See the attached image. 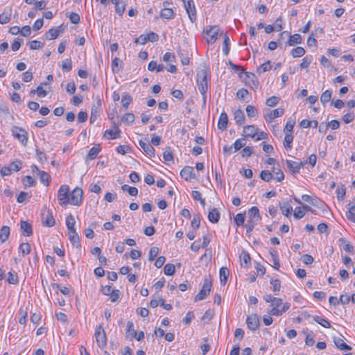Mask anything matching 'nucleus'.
I'll return each instance as SVG.
<instances>
[{
    "label": "nucleus",
    "instance_id": "obj_1",
    "mask_svg": "<svg viewBox=\"0 0 355 355\" xmlns=\"http://www.w3.org/2000/svg\"><path fill=\"white\" fill-rule=\"evenodd\" d=\"M271 306L272 308L269 311V313L275 316H279L288 310L291 304L288 302L283 304L281 298L275 297L273 299Z\"/></svg>",
    "mask_w": 355,
    "mask_h": 355
},
{
    "label": "nucleus",
    "instance_id": "obj_2",
    "mask_svg": "<svg viewBox=\"0 0 355 355\" xmlns=\"http://www.w3.org/2000/svg\"><path fill=\"white\" fill-rule=\"evenodd\" d=\"M239 76L242 79L245 84L251 89L256 90L258 88L259 81L254 73L245 72L244 70H242L239 73Z\"/></svg>",
    "mask_w": 355,
    "mask_h": 355
},
{
    "label": "nucleus",
    "instance_id": "obj_3",
    "mask_svg": "<svg viewBox=\"0 0 355 355\" xmlns=\"http://www.w3.org/2000/svg\"><path fill=\"white\" fill-rule=\"evenodd\" d=\"M212 286L211 281L209 277H205L203 285L199 293L195 296L194 300L196 302L202 300L206 298L210 293Z\"/></svg>",
    "mask_w": 355,
    "mask_h": 355
},
{
    "label": "nucleus",
    "instance_id": "obj_4",
    "mask_svg": "<svg viewBox=\"0 0 355 355\" xmlns=\"http://www.w3.org/2000/svg\"><path fill=\"white\" fill-rule=\"evenodd\" d=\"M207 72L202 69L197 73V85L201 94H205L207 91Z\"/></svg>",
    "mask_w": 355,
    "mask_h": 355
},
{
    "label": "nucleus",
    "instance_id": "obj_5",
    "mask_svg": "<svg viewBox=\"0 0 355 355\" xmlns=\"http://www.w3.org/2000/svg\"><path fill=\"white\" fill-rule=\"evenodd\" d=\"M94 336L98 346L101 349H103L107 345V337L102 324H99L96 327Z\"/></svg>",
    "mask_w": 355,
    "mask_h": 355
},
{
    "label": "nucleus",
    "instance_id": "obj_6",
    "mask_svg": "<svg viewBox=\"0 0 355 355\" xmlns=\"http://www.w3.org/2000/svg\"><path fill=\"white\" fill-rule=\"evenodd\" d=\"M58 199L62 206H66L69 203V187L66 184L62 185L58 192Z\"/></svg>",
    "mask_w": 355,
    "mask_h": 355
},
{
    "label": "nucleus",
    "instance_id": "obj_7",
    "mask_svg": "<svg viewBox=\"0 0 355 355\" xmlns=\"http://www.w3.org/2000/svg\"><path fill=\"white\" fill-rule=\"evenodd\" d=\"M12 135L19 140L23 145L26 146L28 141V132L23 128L14 126L11 129Z\"/></svg>",
    "mask_w": 355,
    "mask_h": 355
},
{
    "label": "nucleus",
    "instance_id": "obj_8",
    "mask_svg": "<svg viewBox=\"0 0 355 355\" xmlns=\"http://www.w3.org/2000/svg\"><path fill=\"white\" fill-rule=\"evenodd\" d=\"M220 29L218 26H209V29L206 30L205 33V38L209 44H214L218 39Z\"/></svg>",
    "mask_w": 355,
    "mask_h": 355
},
{
    "label": "nucleus",
    "instance_id": "obj_9",
    "mask_svg": "<svg viewBox=\"0 0 355 355\" xmlns=\"http://www.w3.org/2000/svg\"><path fill=\"white\" fill-rule=\"evenodd\" d=\"M83 190L79 188H75L69 193V203L75 206H79L83 202Z\"/></svg>",
    "mask_w": 355,
    "mask_h": 355
},
{
    "label": "nucleus",
    "instance_id": "obj_10",
    "mask_svg": "<svg viewBox=\"0 0 355 355\" xmlns=\"http://www.w3.org/2000/svg\"><path fill=\"white\" fill-rule=\"evenodd\" d=\"M42 220L43 225L47 227H53L55 225V219L52 212L46 208L42 209Z\"/></svg>",
    "mask_w": 355,
    "mask_h": 355
},
{
    "label": "nucleus",
    "instance_id": "obj_11",
    "mask_svg": "<svg viewBox=\"0 0 355 355\" xmlns=\"http://www.w3.org/2000/svg\"><path fill=\"white\" fill-rule=\"evenodd\" d=\"M184 4L190 20L194 22L196 20V12L193 1L189 0L187 3L184 1Z\"/></svg>",
    "mask_w": 355,
    "mask_h": 355
},
{
    "label": "nucleus",
    "instance_id": "obj_12",
    "mask_svg": "<svg viewBox=\"0 0 355 355\" xmlns=\"http://www.w3.org/2000/svg\"><path fill=\"white\" fill-rule=\"evenodd\" d=\"M248 327L252 331H256L259 327V318L257 314H252L247 318Z\"/></svg>",
    "mask_w": 355,
    "mask_h": 355
},
{
    "label": "nucleus",
    "instance_id": "obj_13",
    "mask_svg": "<svg viewBox=\"0 0 355 355\" xmlns=\"http://www.w3.org/2000/svg\"><path fill=\"white\" fill-rule=\"evenodd\" d=\"M306 162V161L303 162L300 161L286 160L287 167L293 173H298L300 169L304 166Z\"/></svg>",
    "mask_w": 355,
    "mask_h": 355
},
{
    "label": "nucleus",
    "instance_id": "obj_14",
    "mask_svg": "<svg viewBox=\"0 0 355 355\" xmlns=\"http://www.w3.org/2000/svg\"><path fill=\"white\" fill-rule=\"evenodd\" d=\"M284 110L282 107L277 108L273 110H267L266 112L265 117L270 121L275 119V118L280 117L283 115Z\"/></svg>",
    "mask_w": 355,
    "mask_h": 355
},
{
    "label": "nucleus",
    "instance_id": "obj_15",
    "mask_svg": "<svg viewBox=\"0 0 355 355\" xmlns=\"http://www.w3.org/2000/svg\"><path fill=\"white\" fill-rule=\"evenodd\" d=\"M180 175L185 180H189L195 178V173L193 167L185 166L180 171Z\"/></svg>",
    "mask_w": 355,
    "mask_h": 355
},
{
    "label": "nucleus",
    "instance_id": "obj_16",
    "mask_svg": "<svg viewBox=\"0 0 355 355\" xmlns=\"http://www.w3.org/2000/svg\"><path fill=\"white\" fill-rule=\"evenodd\" d=\"M248 215L249 217L248 220L259 222L261 220V217L259 216V211L257 207H251L248 210Z\"/></svg>",
    "mask_w": 355,
    "mask_h": 355
},
{
    "label": "nucleus",
    "instance_id": "obj_17",
    "mask_svg": "<svg viewBox=\"0 0 355 355\" xmlns=\"http://www.w3.org/2000/svg\"><path fill=\"white\" fill-rule=\"evenodd\" d=\"M258 128L254 125H246L243 128V135L245 137H254L257 134Z\"/></svg>",
    "mask_w": 355,
    "mask_h": 355
},
{
    "label": "nucleus",
    "instance_id": "obj_18",
    "mask_svg": "<svg viewBox=\"0 0 355 355\" xmlns=\"http://www.w3.org/2000/svg\"><path fill=\"white\" fill-rule=\"evenodd\" d=\"M228 116L225 112H222L219 116L218 128L220 130H225L227 127Z\"/></svg>",
    "mask_w": 355,
    "mask_h": 355
},
{
    "label": "nucleus",
    "instance_id": "obj_19",
    "mask_svg": "<svg viewBox=\"0 0 355 355\" xmlns=\"http://www.w3.org/2000/svg\"><path fill=\"white\" fill-rule=\"evenodd\" d=\"M139 144L140 147L144 150V151L150 157L155 156V149L153 147L148 143H145L144 141L140 140L139 141Z\"/></svg>",
    "mask_w": 355,
    "mask_h": 355
},
{
    "label": "nucleus",
    "instance_id": "obj_20",
    "mask_svg": "<svg viewBox=\"0 0 355 355\" xmlns=\"http://www.w3.org/2000/svg\"><path fill=\"white\" fill-rule=\"evenodd\" d=\"M69 239L73 246L76 248H79L80 246V239L78 233L76 230H73L72 232H68Z\"/></svg>",
    "mask_w": 355,
    "mask_h": 355
},
{
    "label": "nucleus",
    "instance_id": "obj_21",
    "mask_svg": "<svg viewBox=\"0 0 355 355\" xmlns=\"http://www.w3.org/2000/svg\"><path fill=\"white\" fill-rule=\"evenodd\" d=\"M62 31V30L61 26H59L56 28H52L49 29V31L46 33V38L48 40L56 39L58 37L59 33Z\"/></svg>",
    "mask_w": 355,
    "mask_h": 355
},
{
    "label": "nucleus",
    "instance_id": "obj_22",
    "mask_svg": "<svg viewBox=\"0 0 355 355\" xmlns=\"http://www.w3.org/2000/svg\"><path fill=\"white\" fill-rule=\"evenodd\" d=\"M220 218V212L217 209L213 208L209 211L208 219L212 223H216Z\"/></svg>",
    "mask_w": 355,
    "mask_h": 355
},
{
    "label": "nucleus",
    "instance_id": "obj_23",
    "mask_svg": "<svg viewBox=\"0 0 355 355\" xmlns=\"http://www.w3.org/2000/svg\"><path fill=\"white\" fill-rule=\"evenodd\" d=\"M335 345L340 350H351L352 347L347 345L340 338H334Z\"/></svg>",
    "mask_w": 355,
    "mask_h": 355
},
{
    "label": "nucleus",
    "instance_id": "obj_24",
    "mask_svg": "<svg viewBox=\"0 0 355 355\" xmlns=\"http://www.w3.org/2000/svg\"><path fill=\"white\" fill-rule=\"evenodd\" d=\"M112 3L115 5L116 12L122 15L125 9V3L121 0H112Z\"/></svg>",
    "mask_w": 355,
    "mask_h": 355
},
{
    "label": "nucleus",
    "instance_id": "obj_25",
    "mask_svg": "<svg viewBox=\"0 0 355 355\" xmlns=\"http://www.w3.org/2000/svg\"><path fill=\"white\" fill-rule=\"evenodd\" d=\"M20 228L23 234L26 236H31L33 233L31 225L27 221H21Z\"/></svg>",
    "mask_w": 355,
    "mask_h": 355
},
{
    "label": "nucleus",
    "instance_id": "obj_26",
    "mask_svg": "<svg viewBox=\"0 0 355 355\" xmlns=\"http://www.w3.org/2000/svg\"><path fill=\"white\" fill-rule=\"evenodd\" d=\"M270 255L271 257L270 261L273 263L272 266L277 270L280 265L277 251L272 248H270Z\"/></svg>",
    "mask_w": 355,
    "mask_h": 355
},
{
    "label": "nucleus",
    "instance_id": "obj_27",
    "mask_svg": "<svg viewBox=\"0 0 355 355\" xmlns=\"http://www.w3.org/2000/svg\"><path fill=\"white\" fill-rule=\"evenodd\" d=\"M338 242L340 243V245L343 246V250L347 252H349L351 254L354 253V247L352 245L350 244L349 242H346V240L345 238H340L338 239Z\"/></svg>",
    "mask_w": 355,
    "mask_h": 355
},
{
    "label": "nucleus",
    "instance_id": "obj_28",
    "mask_svg": "<svg viewBox=\"0 0 355 355\" xmlns=\"http://www.w3.org/2000/svg\"><path fill=\"white\" fill-rule=\"evenodd\" d=\"M279 207L282 214L286 216H288L293 211V208L288 202H280Z\"/></svg>",
    "mask_w": 355,
    "mask_h": 355
},
{
    "label": "nucleus",
    "instance_id": "obj_29",
    "mask_svg": "<svg viewBox=\"0 0 355 355\" xmlns=\"http://www.w3.org/2000/svg\"><path fill=\"white\" fill-rule=\"evenodd\" d=\"M10 230L8 226H3L0 229V240L1 243H4L10 236Z\"/></svg>",
    "mask_w": 355,
    "mask_h": 355
},
{
    "label": "nucleus",
    "instance_id": "obj_30",
    "mask_svg": "<svg viewBox=\"0 0 355 355\" xmlns=\"http://www.w3.org/2000/svg\"><path fill=\"white\" fill-rule=\"evenodd\" d=\"M126 337L132 338L133 337H136L137 331L135 329L133 322L132 321H128L127 323V329H126Z\"/></svg>",
    "mask_w": 355,
    "mask_h": 355
},
{
    "label": "nucleus",
    "instance_id": "obj_31",
    "mask_svg": "<svg viewBox=\"0 0 355 355\" xmlns=\"http://www.w3.org/2000/svg\"><path fill=\"white\" fill-rule=\"evenodd\" d=\"M230 271L226 267H222L220 269V281L222 285H225L227 282Z\"/></svg>",
    "mask_w": 355,
    "mask_h": 355
},
{
    "label": "nucleus",
    "instance_id": "obj_32",
    "mask_svg": "<svg viewBox=\"0 0 355 355\" xmlns=\"http://www.w3.org/2000/svg\"><path fill=\"white\" fill-rule=\"evenodd\" d=\"M234 119L238 125H242L245 122V115L241 110H237L234 112Z\"/></svg>",
    "mask_w": 355,
    "mask_h": 355
},
{
    "label": "nucleus",
    "instance_id": "obj_33",
    "mask_svg": "<svg viewBox=\"0 0 355 355\" xmlns=\"http://www.w3.org/2000/svg\"><path fill=\"white\" fill-rule=\"evenodd\" d=\"M302 42V36L298 34L295 33L293 35H290L289 40L288 41V45L289 46H294L297 44H300Z\"/></svg>",
    "mask_w": 355,
    "mask_h": 355
},
{
    "label": "nucleus",
    "instance_id": "obj_34",
    "mask_svg": "<svg viewBox=\"0 0 355 355\" xmlns=\"http://www.w3.org/2000/svg\"><path fill=\"white\" fill-rule=\"evenodd\" d=\"M75 224L76 220L74 217L71 214H69L66 218V225L69 231L68 232H72L73 230H76L74 227Z\"/></svg>",
    "mask_w": 355,
    "mask_h": 355
},
{
    "label": "nucleus",
    "instance_id": "obj_35",
    "mask_svg": "<svg viewBox=\"0 0 355 355\" xmlns=\"http://www.w3.org/2000/svg\"><path fill=\"white\" fill-rule=\"evenodd\" d=\"M306 51L303 47L297 46L291 50V54L293 58H300L305 54Z\"/></svg>",
    "mask_w": 355,
    "mask_h": 355
},
{
    "label": "nucleus",
    "instance_id": "obj_36",
    "mask_svg": "<svg viewBox=\"0 0 355 355\" xmlns=\"http://www.w3.org/2000/svg\"><path fill=\"white\" fill-rule=\"evenodd\" d=\"M173 10L171 8H164L160 12V16L164 19H171L173 16Z\"/></svg>",
    "mask_w": 355,
    "mask_h": 355
},
{
    "label": "nucleus",
    "instance_id": "obj_37",
    "mask_svg": "<svg viewBox=\"0 0 355 355\" xmlns=\"http://www.w3.org/2000/svg\"><path fill=\"white\" fill-rule=\"evenodd\" d=\"M38 175L40 181L46 186H49L50 182V175L43 171H39Z\"/></svg>",
    "mask_w": 355,
    "mask_h": 355
},
{
    "label": "nucleus",
    "instance_id": "obj_38",
    "mask_svg": "<svg viewBox=\"0 0 355 355\" xmlns=\"http://www.w3.org/2000/svg\"><path fill=\"white\" fill-rule=\"evenodd\" d=\"M313 319L314 320V321H315L316 322H318V324H320L324 328H330L331 327L330 322L324 318H320L318 315H315L313 317Z\"/></svg>",
    "mask_w": 355,
    "mask_h": 355
},
{
    "label": "nucleus",
    "instance_id": "obj_39",
    "mask_svg": "<svg viewBox=\"0 0 355 355\" xmlns=\"http://www.w3.org/2000/svg\"><path fill=\"white\" fill-rule=\"evenodd\" d=\"M331 94H332V92L331 90L327 89L326 91H324L321 94V96H320L321 103L322 104H325V103H328L331 100Z\"/></svg>",
    "mask_w": 355,
    "mask_h": 355
},
{
    "label": "nucleus",
    "instance_id": "obj_40",
    "mask_svg": "<svg viewBox=\"0 0 355 355\" xmlns=\"http://www.w3.org/2000/svg\"><path fill=\"white\" fill-rule=\"evenodd\" d=\"M100 150H101V149H100L99 146H96L92 147L88 153L87 158L90 160L94 159L97 157Z\"/></svg>",
    "mask_w": 355,
    "mask_h": 355
},
{
    "label": "nucleus",
    "instance_id": "obj_41",
    "mask_svg": "<svg viewBox=\"0 0 355 355\" xmlns=\"http://www.w3.org/2000/svg\"><path fill=\"white\" fill-rule=\"evenodd\" d=\"M121 189L124 191H128L131 196H136L138 193V189L136 187H129L127 184L123 185Z\"/></svg>",
    "mask_w": 355,
    "mask_h": 355
},
{
    "label": "nucleus",
    "instance_id": "obj_42",
    "mask_svg": "<svg viewBox=\"0 0 355 355\" xmlns=\"http://www.w3.org/2000/svg\"><path fill=\"white\" fill-rule=\"evenodd\" d=\"M22 256L28 255L31 252V245L27 243H21L19 248Z\"/></svg>",
    "mask_w": 355,
    "mask_h": 355
},
{
    "label": "nucleus",
    "instance_id": "obj_43",
    "mask_svg": "<svg viewBox=\"0 0 355 355\" xmlns=\"http://www.w3.org/2000/svg\"><path fill=\"white\" fill-rule=\"evenodd\" d=\"M121 130L118 128H115L114 130H107L105 135L110 136V139H116L119 137Z\"/></svg>",
    "mask_w": 355,
    "mask_h": 355
},
{
    "label": "nucleus",
    "instance_id": "obj_44",
    "mask_svg": "<svg viewBox=\"0 0 355 355\" xmlns=\"http://www.w3.org/2000/svg\"><path fill=\"white\" fill-rule=\"evenodd\" d=\"M164 272L166 275H173L175 272V267L173 263H167L164 268Z\"/></svg>",
    "mask_w": 355,
    "mask_h": 355
},
{
    "label": "nucleus",
    "instance_id": "obj_45",
    "mask_svg": "<svg viewBox=\"0 0 355 355\" xmlns=\"http://www.w3.org/2000/svg\"><path fill=\"white\" fill-rule=\"evenodd\" d=\"M132 101V98L130 95L129 94H124L122 96V99H121V103H122V106L126 110L128 109L129 105L131 103Z\"/></svg>",
    "mask_w": 355,
    "mask_h": 355
},
{
    "label": "nucleus",
    "instance_id": "obj_46",
    "mask_svg": "<svg viewBox=\"0 0 355 355\" xmlns=\"http://www.w3.org/2000/svg\"><path fill=\"white\" fill-rule=\"evenodd\" d=\"M229 45H230V38H229V37L226 34H225V35H223V51L224 54L226 55L230 52Z\"/></svg>",
    "mask_w": 355,
    "mask_h": 355
},
{
    "label": "nucleus",
    "instance_id": "obj_47",
    "mask_svg": "<svg viewBox=\"0 0 355 355\" xmlns=\"http://www.w3.org/2000/svg\"><path fill=\"white\" fill-rule=\"evenodd\" d=\"M121 121L126 124H131L135 121V116L132 113H126L123 115Z\"/></svg>",
    "mask_w": 355,
    "mask_h": 355
},
{
    "label": "nucleus",
    "instance_id": "obj_48",
    "mask_svg": "<svg viewBox=\"0 0 355 355\" xmlns=\"http://www.w3.org/2000/svg\"><path fill=\"white\" fill-rule=\"evenodd\" d=\"M272 173L269 171H262L260 173V178L265 182H269L272 179Z\"/></svg>",
    "mask_w": 355,
    "mask_h": 355
},
{
    "label": "nucleus",
    "instance_id": "obj_49",
    "mask_svg": "<svg viewBox=\"0 0 355 355\" xmlns=\"http://www.w3.org/2000/svg\"><path fill=\"white\" fill-rule=\"evenodd\" d=\"M240 259L241 261V265L244 263L246 266H248V265L250 264L251 259L248 253L245 252H242V254L240 256Z\"/></svg>",
    "mask_w": 355,
    "mask_h": 355
},
{
    "label": "nucleus",
    "instance_id": "obj_50",
    "mask_svg": "<svg viewBox=\"0 0 355 355\" xmlns=\"http://www.w3.org/2000/svg\"><path fill=\"white\" fill-rule=\"evenodd\" d=\"M293 140V135L291 133L286 132V135H285L284 141V146L287 148L291 149V144H292Z\"/></svg>",
    "mask_w": 355,
    "mask_h": 355
},
{
    "label": "nucleus",
    "instance_id": "obj_51",
    "mask_svg": "<svg viewBox=\"0 0 355 355\" xmlns=\"http://www.w3.org/2000/svg\"><path fill=\"white\" fill-rule=\"evenodd\" d=\"M22 164L19 160H15L10 163V169L11 171H18L21 168Z\"/></svg>",
    "mask_w": 355,
    "mask_h": 355
},
{
    "label": "nucleus",
    "instance_id": "obj_52",
    "mask_svg": "<svg viewBox=\"0 0 355 355\" xmlns=\"http://www.w3.org/2000/svg\"><path fill=\"white\" fill-rule=\"evenodd\" d=\"M347 218L349 220L355 223V205L349 207L347 214Z\"/></svg>",
    "mask_w": 355,
    "mask_h": 355
},
{
    "label": "nucleus",
    "instance_id": "obj_53",
    "mask_svg": "<svg viewBox=\"0 0 355 355\" xmlns=\"http://www.w3.org/2000/svg\"><path fill=\"white\" fill-rule=\"evenodd\" d=\"M159 254V248L157 247H152L148 253V260L153 261Z\"/></svg>",
    "mask_w": 355,
    "mask_h": 355
},
{
    "label": "nucleus",
    "instance_id": "obj_54",
    "mask_svg": "<svg viewBox=\"0 0 355 355\" xmlns=\"http://www.w3.org/2000/svg\"><path fill=\"white\" fill-rule=\"evenodd\" d=\"M245 145V139H239L234 141L232 146L234 147L235 151H238L241 148H243Z\"/></svg>",
    "mask_w": 355,
    "mask_h": 355
},
{
    "label": "nucleus",
    "instance_id": "obj_55",
    "mask_svg": "<svg viewBox=\"0 0 355 355\" xmlns=\"http://www.w3.org/2000/svg\"><path fill=\"white\" fill-rule=\"evenodd\" d=\"M62 68L64 71H70L72 68L71 60L65 59L64 60H63L62 63Z\"/></svg>",
    "mask_w": 355,
    "mask_h": 355
},
{
    "label": "nucleus",
    "instance_id": "obj_56",
    "mask_svg": "<svg viewBox=\"0 0 355 355\" xmlns=\"http://www.w3.org/2000/svg\"><path fill=\"white\" fill-rule=\"evenodd\" d=\"M235 223L237 226L243 225L245 222V214H237L234 218Z\"/></svg>",
    "mask_w": 355,
    "mask_h": 355
},
{
    "label": "nucleus",
    "instance_id": "obj_57",
    "mask_svg": "<svg viewBox=\"0 0 355 355\" xmlns=\"http://www.w3.org/2000/svg\"><path fill=\"white\" fill-rule=\"evenodd\" d=\"M272 173L275 175V180H277L278 182H281L284 179V175L282 170L277 169L276 171L275 168H272Z\"/></svg>",
    "mask_w": 355,
    "mask_h": 355
},
{
    "label": "nucleus",
    "instance_id": "obj_58",
    "mask_svg": "<svg viewBox=\"0 0 355 355\" xmlns=\"http://www.w3.org/2000/svg\"><path fill=\"white\" fill-rule=\"evenodd\" d=\"M279 98L278 97L272 96L269 97L266 100V104L268 106L272 107V106L276 105L279 103Z\"/></svg>",
    "mask_w": 355,
    "mask_h": 355
},
{
    "label": "nucleus",
    "instance_id": "obj_59",
    "mask_svg": "<svg viewBox=\"0 0 355 355\" xmlns=\"http://www.w3.org/2000/svg\"><path fill=\"white\" fill-rule=\"evenodd\" d=\"M246 112H247V114L249 117H254L257 114V111L256 110V108L252 106V105H247L246 107Z\"/></svg>",
    "mask_w": 355,
    "mask_h": 355
},
{
    "label": "nucleus",
    "instance_id": "obj_60",
    "mask_svg": "<svg viewBox=\"0 0 355 355\" xmlns=\"http://www.w3.org/2000/svg\"><path fill=\"white\" fill-rule=\"evenodd\" d=\"M304 214H304V211L300 207H296L294 210L293 215H294L295 218L297 219H300V218H303Z\"/></svg>",
    "mask_w": 355,
    "mask_h": 355
},
{
    "label": "nucleus",
    "instance_id": "obj_61",
    "mask_svg": "<svg viewBox=\"0 0 355 355\" xmlns=\"http://www.w3.org/2000/svg\"><path fill=\"white\" fill-rule=\"evenodd\" d=\"M294 125L295 121L293 120L289 119L285 125L284 131L288 133L291 132L293 130Z\"/></svg>",
    "mask_w": 355,
    "mask_h": 355
},
{
    "label": "nucleus",
    "instance_id": "obj_62",
    "mask_svg": "<svg viewBox=\"0 0 355 355\" xmlns=\"http://www.w3.org/2000/svg\"><path fill=\"white\" fill-rule=\"evenodd\" d=\"M43 46V44L37 40L31 41L29 43V47L32 50L39 49Z\"/></svg>",
    "mask_w": 355,
    "mask_h": 355
},
{
    "label": "nucleus",
    "instance_id": "obj_63",
    "mask_svg": "<svg viewBox=\"0 0 355 355\" xmlns=\"http://www.w3.org/2000/svg\"><path fill=\"white\" fill-rule=\"evenodd\" d=\"M8 282L9 284H16L18 282V277L16 274L11 272H8Z\"/></svg>",
    "mask_w": 355,
    "mask_h": 355
},
{
    "label": "nucleus",
    "instance_id": "obj_64",
    "mask_svg": "<svg viewBox=\"0 0 355 355\" xmlns=\"http://www.w3.org/2000/svg\"><path fill=\"white\" fill-rule=\"evenodd\" d=\"M270 284L272 285L274 292H279L281 288L280 281L278 279H272Z\"/></svg>",
    "mask_w": 355,
    "mask_h": 355
}]
</instances>
